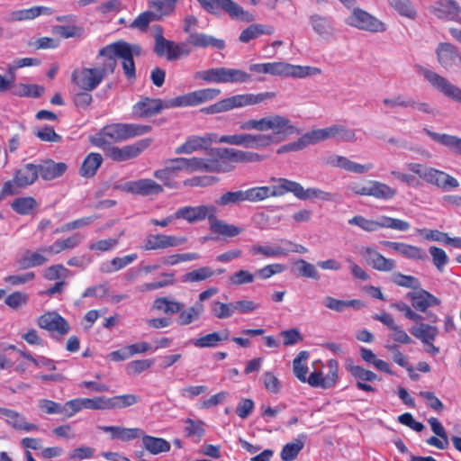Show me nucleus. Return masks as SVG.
<instances>
[{
    "label": "nucleus",
    "mask_w": 461,
    "mask_h": 461,
    "mask_svg": "<svg viewBox=\"0 0 461 461\" xmlns=\"http://www.w3.org/2000/svg\"><path fill=\"white\" fill-rule=\"evenodd\" d=\"M240 129L244 131L256 130L260 132L272 131V134L222 135L220 138L217 137L216 142L243 146L248 149H264L285 140L291 135L301 133V130L293 123L291 119L281 113H271L260 119L248 120L241 123Z\"/></svg>",
    "instance_id": "obj_1"
},
{
    "label": "nucleus",
    "mask_w": 461,
    "mask_h": 461,
    "mask_svg": "<svg viewBox=\"0 0 461 461\" xmlns=\"http://www.w3.org/2000/svg\"><path fill=\"white\" fill-rule=\"evenodd\" d=\"M220 170L219 163L209 161L202 158L177 157L164 161L163 167L153 171V176L159 180L166 187L176 189L179 182L176 177L180 172L192 174L194 172H212Z\"/></svg>",
    "instance_id": "obj_2"
},
{
    "label": "nucleus",
    "mask_w": 461,
    "mask_h": 461,
    "mask_svg": "<svg viewBox=\"0 0 461 461\" xmlns=\"http://www.w3.org/2000/svg\"><path fill=\"white\" fill-rule=\"evenodd\" d=\"M149 125L136 123H113L104 126L99 132L90 138L91 143L103 150L113 147V143L144 135L149 132Z\"/></svg>",
    "instance_id": "obj_3"
},
{
    "label": "nucleus",
    "mask_w": 461,
    "mask_h": 461,
    "mask_svg": "<svg viewBox=\"0 0 461 461\" xmlns=\"http://www.w3.org/2000/svg\"><path fill=\"white\" fill-rule=\"evenodd\" d=\"M113 61L98 59L95 68H82L73 71L72 81L84 91L95 90L102 81L113 74Z\"/></svg>",
    "instance_id": "obj_4"
},
{
    "label": "nucleus",
    "mask_w": 461,
    "mask_h": 461,
    "mask_svg": "<svg viewBox=\"0 0 461 461\" xmlns=\"http://www.w3.org/2000/svg\"><path fill=\"white\" fill-rule=\"evenodd\" d=\"M249 70L255 73L294 78H305L321 73V70L316 67L293 65L286 62L252 64L249 67Z\"/></svg>",
    "instance_id": "obj_5"
},
{
    "label": "nucleus",
    "mask_w": 461,
    "mask_h": 461,
    "mask_svg": "<svg viewBox=\"0 0 461 461\" xmlns=\"http://www.w3.org/2000/svg\"><path fill=\"white\" fill-rule=\"evenodd\" d=\"M276 96L274 92H263L258 94H240L221 99L215 104L203 107L201 112L206 114H215L230 111L235 108L255 105Z\"/></svg>",
    "instance_id": "obj_6"
},
{
    "label": "nucleus",
    "mask_w": 461,
    "mask_h": 461,
    "mask_svg": "<svg viewBox=\"0 0 461 461\" xmlns=\"http://www.w3.org/2000/svg\"><path fill=\"white\" fill-rule=\"evenodd\" d=\"M97 59H105V61L110 59L113 61V73L117 66V59H120L127 78L131 79L136 76L133 58L131 57L130 50L125 41H119L102 48L98 52Z\"/></svg>",
    "instance_id": "obj_7"
},
{
    "label": "nucleus",
    "mask_w": 461,
    "mask_h": 461,
    "mask_svg": "<svg viewBox=\"0 0 461 461\" xmlns=\"http://www.w3.org/2000/svg\"><path fill=\"white\" fill-rule=\"evenodd\" d=\"M407 168L428 184L433 185L444 191H450L459 186V182L456 178L434 167H424L420 163H409L407 164Z\"/></svg>",
    "instance_id": "obj_8"
},
{
    "label": "nucleus",
    "mask_w": 461,
    "mask_h": 461,
    "mask_svg": "<svg viewBox=\"0 0 461 461\" xmlns=\"http://www.w3.org/2000/svg\"><path fill=\"white\" fill-rule=\"evenodd\" d=\"M155 47L154 51L159 57L166 56L167 60H176L184 56H188L191 53V49L187 40L185 42L176 43L175 41H168L163 36V30L160 26L155 27Z\"/></svg>",
    "instance_id": "obj_9"
},
{
    "label": "nucleus",
    "mask_w": 461,
    "mask_h": 461,
    "mask_svg": "<svg viewBox=\"0 0 461 461\" xmlns=\"http://www.w3.org/2000/svg\"><path fill=\"white\" fill-rule=\"evenodd\" d=\"M310 145L333 139L340 142H354L357 140L356 131L341 124H332L322 129H314L306 132Z\"/></svg>",
    "instance_id": "obj_10"
},
{
    "label": "nucleus",
    "mask_w": 461,
    "mask_h": 461,
    "mask_svg": "<svg viewBox=\"0 0 461 461\" xmlns=\"http://www.w3.org/2000/svg\"><path fill=\"white\" fill-rule=\"evenodd\" d=\"M202 7L213 14L219 13L221 9L225 11L232 19L240 20L242 22L250 23L255 17L249 12L244 10L240 5L233 0H197Z\"/></svg>",
    "instance_id": "obj_11"
},
{
    "label": "nucleus",
    "mask_w": 461,
    "mask_h": 461,
    "mask_svg": "<svg viewBox=\"0 0 461 461\" xmlns=\"http://www.w3.org/2000/svg\"><path fill=\"white\" fill-rule=\"evenodd\" d=\"M417 72L423 76L430 86L439 93L447 98L461 104V88L453 85L439 74L421 66L417 67Z\"/></svg>",
    "instance_id": "obj_12"
},
{
    "label": "nucleus",
    "mask_w": 461,
    "mask_h": 461,
    "mask_svg": "<svg viewBox=\"0 0 461 461\" xmlns=\"http://www.w3.org/2000/svg\"><path fill=\"white\" fill-rule=\"evenodd\" d=\"M327 373L322 370L314 369L308 376L307 384L314 388L323 390L336 386L339 380V363L336 359H329L326 362Z\"/></svg>",
    "instance_id": "obj_13"
},
{
    "label": "nucleus",
    "mask_w": 461,
    "mask_h": 461,
    "mask_svg": "<svg viewBox=\"0 0 461 461\" xmlns=\"http://www.w3.org/2000/svg\"><path fill=\"white\" fill-rule=\"evenodd\" d=\"M345 22L349 26L370 32H383L386 30L383 22L361 8H354Z\"/></svg>",
    "instance_id": "obj_14"
},
{
    "label": "nucleus",
    "mask_w": 461,
    "mask_h": 461,
    "mask_svg": "<svg viewBox=\"0 0 461 461\" xmlns=\"http://www.w3.org/2000/svg\"><path fill=\"white\" fill-rule=\"evenodd\" d=\"M220 95L221 90L217 88L199 89L171 98L168 106H174V108L197 106L213 100Z\"/></svg>",
    "instance_id": "obj_15"
},
{
    "label": "nucleus",
    "mask_w": 461,
    "mask_h": 461,
    "mask_svg": "<svg viewBox=\"0 0 461 461\" xmlns=\"http://www.w3.org/2000/svg\"><path fill=\"white\" fill-rule=\"evenodd\" d=\"M213 153L218 157L219 160H212L219 163L220 171H226L227 168L223 167L221 164L225 161L235 163H248V162H259L263 160V156L250 151L240 150L232 148H218L215 149ZM212 161L211 159H208ZM216 172H219L217 170Z\"/></svg>",
    "instance_id": "obj_16"
},
{
    "label": "nucleus",
    "mask_w": 461,
    "mask_h": 461,
    "mask_svg": "<svg viewBox=\"0 0 461 461\" xmlns=\"http://www.w3.org/2000/svg\"><path fill=\"white\" fill-rule=\"evenodd\" d=\"M151 142V139H143L133 144L126 145L122 148L113 146L104 149V151L111 159L117 162H122L138 157L141 152L149 147Z\"/></svg>",
    "instance_id": "obj_17"
},
{
    "label": "nucleus",
    "mask_w": 461,
    "mask_h": 461,
    "mask_svg": "<svg viewBox=\"0 0 461 461\" xmlns=\"http://www.w3.org/2000/svg\"><path fill=\"white\" fill-rule=\"evenodd\" d=\"M217 212V208L212 204H201L197 206L179 207L175 212L174 217L177 220H184L188 223L203 221L205 219L210 221L212 213Z\"/></svg>",
    "instance_id": "obj_18"
},
{
    "label": "nucleus",
    "mask_w": 461,
    "mask_h": 461,
    "mask_svg": "<svg viewBox=\"0 0 461 461\" xmlns=\"http://www.w3.org/2000/svg\"><path fill=\"white\" fill-rule=\"evenodd\" d=\"M435 53L438 64L447 70L461 68V53L458 49L449 42H440Z\"/></svg>",
    "instance_id": "obj_19"
},
{
    "label": "nucleus",
    "mask_w": 461,
    "mask_h": 461,
    "mask_svg": "<svg viewBox=\"0 0 461 461\" xmlns=\"http://www.w3.org/2000/svg\"><path fill=\"white\" fill-rule=\"evenodd\" d=\"M40 328L48 330L52 335L65 336L70 330L68 322L59 313L49 312L42 314L37 321Z\"/></svg>",
    "instance_id": "obj_20"
},
{
    "label": "nucleus",
    "mask_w": 461,
    "mask_h": 461,
    "mask_svg": "<svg viewBox=\"0 0 461 461\" xmlns=\"http://www.w3.org/2000/svg\"><path fill=\"white\" fill-rule=\"evenodd\" d=\"M123 190L133 194L149 196L163 193L164 188L161 184L151 178H140L125 183Z\"/></svg>",
    "instance_id": "obj_21"
},
{
    "label": "nucleus",
    "mask_w": 461,
    "mask_h": 461,
    "mask_svg": "<svg viewBox=\"0 0 461 461\" xmlns=\"http://www.w3.org/2000/svg\"><path fill=\"white\" fill-rule=\"evenodd\" d=\"M186 242L184 237H177L165 234H149L143 242L144 250H158L167 248L177 247Z\"/></svg>",
    "instance_id": "obj_22"
},
{
    "label": "nucleus",
    "mask_w": 461,
    "mask_h": 461,
    "mask_svg": "<svg viewBox=\"0 0 461 461\" xmlns=\"http://www.w3.org/2000/svg\"><path fill=\"white\" fill-rule=\"evenodd\" d=\"M345 367L350 375L357 381L356 386L365 392H375V388L364 382H373L377 379L375 373L364 368L361 366L355 365L353 360L348 359Z\"/></svg>",
    "instance_id": "obj_23"
},
{
    "label": "nucleus",
    "mask_w": 461,
    "mask_h": 461,
    "mask_svg": "<svg viewBox=\"0 0 461 461\" xmlns=\"http://www.w3.org/2000/svg\"><path fill=\"white\" fill-rule=\"evenodd\" d=\"M216 141L217 134L215 133H206L203 136L192 135L186 139L185 143L176 149L175 153L189 155L194 151L207 149Z\"/></svg>",
    "instance_id": "obj_24"
},
{
    "label": "nucleus",
    "mask_w": 461,
    "mask_h": 461,
    "mask_svg": "<svg viewBox=\"0 0 461 461\" xmlns=\"http://www.w3.org/2000/svg\"><path fill=\"white\" fill-rule=\"evenodd\" d=\"M169 103L170 99L162 101L161 99L144 97L134 104L132 112L137 117H149L160 113L163 109L174 108V106H167Z\"/></svg>",
    "instance_id": "obj_25"
},
{
    "label": "nucleus",
    "mask_w": 461,
    "mask_h": 461,
    "mask_svg": "<svg viewBox=\"0 0 461 461\" xmlns=\"http://www.w3.org/2000/svg\"><path fill=\"white\" fill-rule=\"evenodd\" d=\"M379 244L385 248L393 249L399 255L411 260L423 261L428 258L426 251L423 249L417 246H413L403 242H395L388 240H381Z\"/></svg>",
    "instance_id": "obj_26"
},
{
    "label": "nucleus",
    "mask_w": 461,
    "mask_h": 461,
    "mask_svg": "<svg viewBox=\"0 0 461 461\" xmlns=\"http://www.w3.org/2000/svg\"><path fill=\"white\" fill-rule=\"evenodd\" d=\"M0 415L5 418V422L8 425L12 426L15 429L25 431H32L38 429L37 425L28 422L22 413L15 411L0 408Z\"/></svg>",
    "instance_id": "obj_27"
},
{
    "label": "nucleus",
    "mask_w": 461,
    "mask_h": 461,
    "mask_svg": "<svg viewBox=\"0 0 461 461\" xmlns=\"http://www.w3.org/2000/svg\"><path fill=\"white\" fill-rule=\"evenodd\" d=\"M309 23L313 32L322 39L329 40L333 36L334 26L329 17L313 14L309 17Z\"/></svg>",
    "instance_id": "obj_28"
},
{
    "label": "nucleus",
    "mask_w": 461,
    "mask_h": 461,
    "mask_svg": "<svg viewBox=\"0 0 461 461\" xmlns=\"http://www.w3.org/2000/svg\"><path fill=\"white\" fill-rule=\"evenodd\" d=\"M210 230L212 233L226 237L232 238L240 235L243 229L233 224H230L225 221L217 218V212L212 213L209 221Z\"/></svg>",
    "instance_id": "obj_29"
},
{
    "label": "nucleus",
    "mask_w": 461,
    "mask_h": 461,
    "mask_svg": "<svg viewBox=\"0 0 461 461\" xmlns=\"http://www.w3.org/2000/svg\"><path fill=\"white\" fill-rule=\"evenodd\" d=\"M39 176L43 180L50 181L61 176L68 169L64 162H54L51 159L42 161L38 165Z\"/></svg>",
    "instance_id": "obj_30"
},
{
    "label": "nucleus",
    "mask_w": 461,
    "mask_h": 461,
    "mask_svg": "<svg viewBox=\"0 0 461 461\" xmlns=\"http://www.w3.org/2000/svg\"><path fill=\"white\" fill-rule=\"evenodd\" d=\"M187 43L195 48L212 47L217 50H223L225 48V41L223 40L202 32L190 33L187 36Z\"/></svg>",
    "instance_id": "obj_31"
},
{
    "label": "nucleus",
    "mask_w": 461,
    "mask_h": 461,
    "mask_svg": "<svg viewBox=\"0 0 461 461\" xmlns=\"http://www.w3.org/2000/svg\"><path fill=\"white\" fill-rule=\"evenodd\" d=\"M38 176V165L28 163L15 171L14 182L18 187H25L32 185Z\"/></svg>",
    "instance_id": "obj_32"
},
{
    "label": "nucleus",
    "mask_w": 461,
    "mask_h": 461,
    "mask_svg": "<svg viewBox=\"0 0 461 461\" xmlns=\"http://www.w3.org/2000/svg\"><path fill=\"white\" fill-rule=\"evenodd\" d=\"M423 131L434 141L448 148L452 152L461 156V138L446 133H438L424 128Z\"/></svg>",
    "instance_id": "obj_33"
},
{
    "label": "nucleus",
    "mask_w": 461,
    "mask_h": 461,
    "mask_svg": "<svg viewBox=\"0 0 461 461\" xmlns=\"http://www.w3.org/2000/svg\"><path fill=\"white\" fill-rule=\"evenodd\" d=\"M99 429L111 433L112 438L129 441L143 436V430L140 428H123L119 426H100Z\"/></svg>",
    "instance_id": "obj_34"
},
{
    "label": "nucleus",
    "mask_w": 461,
    "mask_h": 461,
    "mask_svg": "<svg viewBox=\"0 0 461 461\" xmlns=\"http://www.w3.org/2000/svg\"><path fill=\"white\" fill-rule=\"evenodd\" d=\"M408 298L411 301L412 306L421 312L438 303V300L426 290H413L408 294Z\"/></svg>",
    "instance_id": "obj_35"
},
{
    "label": "nucleus",
    "mask_w": 461,
    "mask_h": 461,
    "mask_svg": "<svg viewBox=\"0 0 461 461\" xmlns=\"http://www.w3.org/2000/svg\"><path fill=\"white\" fill-rule=\"evenodd\" d=\"M432 12L439 19L451 20L459 14L460 7L454 0H438Z\"/></svg>",
    "instance_id": "obj_36"
},
{
    "label": "nucleus",
    "mask_w": 461,
    "mask_h": 461,
    "mask_svg": "<svg viewBox=\"0 0 461 461\" xmlns=\"http://www.w3.org/2000/svg\"><path fill=\"white\" fill-rule=\"evenodd\" d=\"M272 180L277 182V185H273L274 196H281L286 193H293L294 196H296L298 199H301L303 188L301 184L295 181L288 180L286 178H273Z\"/></svg>",
    "instance_id": "obj_37"
},
{
    "label": "nucleus",
    "mask_w": 461,
    "mask_h": 461,
    "mask_svg": "<svg viewBox=\"0 0 461 461\" xmlns=\"http://www.w3.org/2000/svg\"><path fill=\"white\" fill-rule=\"evenodd\" d=\"M43 276L46 279L50 281L61 280L59 282H57L55 285L52 287L61 288V286L67 285L63 280L72 277L73 274L69 269L65 267L63 265L58 264L47 267L44 270Z\"/></svg>",
    "instance_id": "obj_38"
},
{
    "label": "nucleus",
    "mask_w": 461,
    "mask_h": 461,
    "mask_svg": "<svg viewBox=\"0 0 461 461\" xmlns=\"http://www.w3.org/2000/svg\"><path fill=\"white\" fill-rule=\"evenodd\" d=\"M140 438L142 439V447L152 455H158L170 450L169 442L162 438L145 435L144 432Z\"/></svg>",
    "instance_id": "obj_39"
},
{
    "label": "nucleus",
    "mask_w": 461,
    "mask_h": 461,
    "mask_svg": "<svg viewBox=\"0 0 461 461\" xmlns=\"http://www.w3.org/2000/svg\"><path fill=\"white\" fill-rule=\"evenodd\" d=\"M249 252L252 256L261 255L265 258H270L285 257V245L281 244L280 241L279 245L276 246L254 244L251 247H249Z\"/></svg>",
    "instance_id": "obj_40"
},
{
    "label": "nucleus",
    "mask_w": 461,
    "mask_h": 461,
    "mask_svg": "<svg viewBox=\"0 0 461 461\" xmlns=\"http://www.w3.org/2000/svg\"><path fill=\"white\" fill-rule=\"evenodd\" d=\"M396 194V189L384 183L375 180L368 181V196L381 200H390L393 198Z\"/></svg>",
    "instance_id": "obj_41"
},
{
    "label": "nucleus",
    "mask_w": 461,
    "mask_h": 461,
    "mask_svg": "<svg viewBox=\"0 0 461 461\" xmlns=\"http://www.w3.org/2000/svg\"><path fill=\"white\" fill-rule=\"evenodd\" d=\"M177 312V323L181 326L190 325L197 321L203 312V305L201 303H196L194 305L180 309Z\"/></svg>",
    "instance_id": "obj_42"
},
{
    "label": "nucleus",
    "mask_w": 461,
    "mask_h": 461,
    "mask_svg": "<svg viewBox=\"0 0 461 461\" xmlns=\"http://www.w3.org/2000/svg\"><path fill=\"white\" fill-rule=\"evenodd\" d=\"M306 435L300 434L292 442L285 444L280 453L283 461H294L303 448Z\"/></svg>",
    "instance_id": "obj_43"
},
{
    "label": "nucleus",
    "mask_w": 461,
    "mask_h": 461,
    "mask_svg": "<svg viewBox=\"0 0 461 461\" xmlns=\"http://www.w3.org/2000/svg\"><path fill=\"white\" fill-rule=\"evenodd\" d=\"M53 11L47 6H32L28 9L14 11L11 14L13 21H26L34 19L40 15H50Z\"/></svg>",
    "instance_id": "obj_44"
},
{
    "label": "nucleus",
    "mask_w": 461,
    "mask_h": 461,
    "mask_svg": "<svg viewBox=\"0 0 461 461\" xmlns=\"http://www.w3.org/2000/svg\"><path fill=\"white\" fill-rule=\"evenodd\" d=\"M275 32V28L271 25H263L259 23H254L243 30L239 37L241 42L247 43L251 40H254L260 35L267 34L271 35Z\"/></svg>",
    "instance_id": "obj_45"
},
{
    "label": "nucleus",
    "mask_w": 461,
    "mask_h": 461,
    "mask_svg": "<svg viewBox=\"0 0 461 461\" xmlns=\"http://www.w3.org/2000/svg\"><path fill=\"white\" fill-rule=\"evenodd\" d=\"M229 330H222L221 332H212L193 340V344L200 348H214L219 345L220 342L227 340L229 339Z\"/></svg>",
    "instance_id": "obj_46"
},
{
    "label": "nucleus",
    "mask_w": 461,
    "mask_h": 461,
    "mask_svg": "<svg viewBox=\"0 0 461 461\" xmlns=\"http://www.w3.org/2000/svg\"><path fill=\"white\" fill-rule=\"evenodd\" d=\"M45 92V88L42 86L36 84H23L18 83L13 86V95L19 97H31L38 98Z\"/></svg>",
    "instance_id": "obj_47"
},
{
    "label": "nucleus",
    "mask_w": 461,
    "mask_h": 461,
    "mask_svg": "<svg viewBox=\"0 0 461 461\" xmlns=\"http://www.w3.org/2000/svg\"><path fill=\"white\" fill-rule=\"evenodd\" d=\"M137 258V254H131L122 258H114L112 260L101 264L100 270L103 273H113L124 268Z\"/></svg>",
    "instance_id": "obj_48"
},
{
    "label": "nucleus",
    "mask_w": 461,
    "mask_h": 461,
    "mask_svg": "<svg viewBox=\"0 0 461 461\" xmlns=\"http://www.w3.org/2000/svg\"><path fill=\"white\" fill-rule=\"evenodd\" d=\"M103 162V158L99 153H90L84 159L81 168L80 175L83 177H92L95 175L96 170L100 167Z\"/></svg>",
    "instance_id": "obj_49"
},
{
    "label": "nucleus",
    "mask_w": 461,
    "mask_h": 461,
    "mask_svg": "<svg viewBox=\"0 0 461 461\" xmlns=\"http://www.w3.org/2000/svg\"><path fill=\"white\" fill-rule=\"evenodd\" d=\"M140 400V396L134 393H126L107 397L108 410L131 407L138 403Z\"/></svg>",
    "instance_id": "obj_50"
},
{
    "label": "nucleus",
    "mask_w": 461,
    "mask_h": 461,
    "mask_svg": "<svg viewBox=\"0 0 461 461\" xmlns=\"http://www.w3.org/2000/svg\"><path fill=\"white\" fill-rule=\"evenodd\" d=\"M309 353L307 351H301L293 361V371L296 378L302 383L308 381V366H306Z\"/></svg>",
    "instance_id": "obj_51"
},
{
    "label": "nucleus",
    "mask_w": 461,
    "mask_h": 461,
    "mask_svg": "<svg viewBox=\"0 0 461 461\" xmlns=\"http://www.w3.org/2000/svg\"><path fill=\"white\" fill-rule=\"evenodd\" d=\"M411 333L420 339L425 344H429L432 342L438 335V330L436 327L420 323L417 326H414L411 330Z\"/></svg>",
    "instance_id": "obj_52"
},
{
    "label": "nucleus",
    "mask_w": 461,
    "mask_h": 461,
    "mask_svg": "<svg viewBox=\"0 0 461 461\" xmlns=\"http://www.w3.org/2000/svg\"><path fill=\"white\" fill-rule=\"evenodd\" d=\"M323 304L336 312H343L348 307L360 309L365 305L360 300H338L332 297H326L323 300Z\"/></svg>",
    "instance_id": "obj_53"
},
{
    "label": "nucleus",
    "mask_w": 461,
    "mask_h": 461,
    "mask_svg": "<svg viewBox=\"0 0 461 461\" xmlns=\"http://www.w3.org/2000/svg\"><path fill=\"white\" fill-rule=\"evenodd\" d=\"M224 75L225 68L221 67L197 71L194 74V78L203 80L208 83L224 84Z\"/></svg>",
    "instance_id": "obj_54"
},
{
    "label": "nucleus",
    "mask_w": 461,
    "mask_h": 461,
    "mask_svg": "<svg viewBox=\"0 0 461 461\" xmlns=\"http://www.w3.org/2000/svg\"><path fill=\"white\" fill-rule=\"evenodd\" d=\"M294 271L301 277L311 278L314 280H319L321 278L317 266L311 264L304 259H298L295 261Z\"/></svg>",
    "instance_id": "obj_55"
},
{
    "label": "nucleus",
    "mask_w": 461,
    "mask_h": 461,
    "mask_svg": "<svg viewBox=\"0 0 461 461\" xmlns=\"http://www.w3.org/2000/svg\"><path fill=\"white\" fill-rule=\"evenodd\" d=\"M180 310V303L167 297H160L154 301L151 311L160 312L166 314H173Z\"/></svg>",
    "instance_id": "obj_56"
},
{
    "label": "nucleus",
    "mask_w": 461,
    "mask_h": 461,
    "mask_svg": "<svg viewBox=\"0 0 461 461\" xmlns=\"http://www.w3.org/2000/svg\"><path fill=\"white\" fill-rule=\"evenodd\" d=\"M48 262V258L42 253L40 248L36 251H26L21 259V265L23 267H34L44 265Z\"/></svg>",
    "instance_id": "obj_57"
},
{
    "label": "nucleus",
    "mask_w": 461,
    "mask_h": 461,
    "mask_svg": "<svg viewBox=\"0 0 461 461\" xmlns=\"http://www.w3.org/2000/svg\"><path fill=\"white\" fill-rule=\"evenodd\" d=\"M245 200L249 202H259L268 197L274 196L273 185L256 186L244 191Z\"/></svg>",
    "instance_id": "obj_58"
},
{
    "label": "nucleus",
    "mask_w": 461,
    "mask_h": 461,
    "mask_svg": "<svg viewBox=\"0 0 461 461\" xmlns=\"http://www.w3.org/2000/svg\"><path fill=\"white\" fill-rule=\"evenodd\" d=\"M36 206V200L31 196L16 198L11 204L12 209L22 215L31 213Z\"/></svg>",
    "instance_id": "obj_59"
},
{
    "label": "nucleus",
    "mask_w": 461,
    "mask_h": 461,
    "mask_svg": "<svg viewBox=\"0 0 461 461\" xmlns=\"http://www.w3.org/2000/svg\"><path fill=\"white\" fill-rule=\"evenodd\" d=\"M335 194L326 192L320 188L310 187L307 189L303 188V193L300 200H321V201H333Z\"/></svg>",
    "instance_id": "obj_60"
},
{
    "label": "nucleus",
    "mask_w": 461,
    "mask_h": 461,
    "mask_svg": "<svg viewBox=\"0 0 461 461\" xmlns=\"http://www.w3.org/2000/svg\"><path fill=\"white\" fill-rule=\"evenodd\" d=\"M213 274L214 271L211 267H203L185 274L182 276V281L190 283L200 282L210 278Z\"/></svg>",
    "instance_id": "obj_61"
},
{
    "label": "nucleus",
    "mask_w": 461,
    "mask_h": 461,
    "mask_svg": "<svg viewBox=\"0 0 461 461\" xmlns=\"http://www.w3.org/2000/svg\"><path fill=\"white\" fill-rule=\"evenodd\" d=\"M176 0H151L149 5V7L153 8L158 14L159 19L163 15H168L173 13Z\"/></svg>",
    "instance_id": "obj_62"
},
{
    "label": "nucleus",
    "mask_w": 461,
    "mask_h": 461,
    "mask_svg": "<svg viewBox=\"0 0 461 461\" xmlns=\"http://www.w3.org/2000/svg\"><path fill=\"white\" fill-rule=\"evenodd\" d=\"M251 80V76L244 70L225 68L224 84L246 83Z\"/></svg>",
    "instance_id": "obj_63"
},
{
    "label": "nucleus",
    "mask_w": 461,
    "mask_h": 461,
    "mask_svg": "<svg viewBox=\"0 0 461 461\" xmlns=\"http://www.w3.org/2000/svg\"><path fill=\"white\" fill-rule=\"evenodd\" d=\"M261 381L265 389L273 394H277L282 390V383L280 380L270 371L263 373Z\"/></svg>",
    "instance_id": "obj_64"
}]
</instances>
